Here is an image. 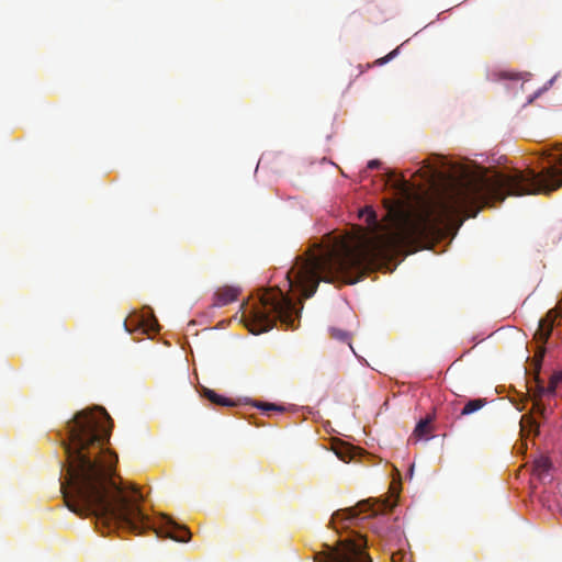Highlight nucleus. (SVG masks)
<instances>
[{"label": "nucleus", "mask_w": 562, "mask_h": 562, "mask_svg": "<svg viewBox=\"0 0 562 562\" xmlns=\"http://www.w3.org/2000/svg\"><path fill=\"white\" fill-rule=\"evenodd\" d=\"M422 180L416 192L417 210L400 216L395 227L369 235L335 237L318 252L308 251L286 272L290 288H297L304 299L316 292L321 281L346 284L359 282L379 262L393 255L409 254L438 227L457 225V166L443 156H432L416 171Z\"/></svg>", "instance_id": "nucleus-1"}, {"label": "nucleus", "mask_w": 562, "mask_h": 562, "mask_svg": "<svg viewBox=\"0 0 562 562\" xmlns=\"http://www.w3.org/2000/svg\"><path fill=\"white\" fill-rule=\"evenodd\" d=\"M113 422L103 407L78 412L61 438L67 457L64 501L72 513L93 516L97 528H125L136 535L151 528L140 509L144 497L134 484L115 481L117 456L106 448Z\"/></svg>", "instance_id": "nucleus-2"}, {"label": "nucleus", "mask_w": 562, "mask_h": 562, "mask_svg": "<svg viewBox=\"0 0 562 562\" xmlns=\"http://www.w3.org/2000/svg\"><path fill=\"white\" fill-rule=\"evenodd\" d=\"M541 159L548 165L541 170L528 168L502 172L486 168L459 155V228L464 220L506 196L550 193L562 187V149L543 150Z\"/></svg>", "instance_id": "nucleus-3"}, {"label": "nucleus", "mask_w": 562, "mask_h": 562, "mask_svg": "<svg viewBox=\"0 0 562 562\" xmlns=\"http://www.w3.org/2000/svg\"><path fill=\"white\" fill-rule=\"evenodd\" d=\"M299 317L295 303L279 288L265 290L258 301L243 314L245 326L254 335L270 330L277 321L293 329Z\"/></svg>", "instance_id": "nucleus-4"}, {"label": "nucleus", "mask_w": 562, "mask_h": 562, "mask_svg": "<svg viewBox=\"0 0 562 562\" xmlns=\"http://www.w3.org/2000/svg\"><path fill=\"white\" fill-rule=\"evenodd\" d=\"M327 551L319 554V562H372L367 553V539L355 533L339 540L336 547L326 546Z\"/></svg>", "instance_id": "nucleus-5"}, {"label": "nucleus", "mask_w": 562, "mask_h": 562, "mask_svg": "<svg viewBox=\"0 0 562 562\" xmlns=\"http://www.w3.org/2000/svg\"><path fill=\"white\" fill-rule=\"evenodd\" d=\"M544 350H541L536 357H535V376L533 381L529 382L530 386L528 389L529 396L531 401L533 402L532 405V412L538 414L540 417L546 419L549 415V413L552 411L551 407H548L543 402L542 398L544 396H550V394L547 392V386H544L543 381L540 378V369L542 364Z\"/></svg>", "instance_id": "nucleus-6"}, {"label": "nucleus", "mask_w": 562, "mask_h": 562, "mask_svg": "<svg viewBox=\"0 0 562 562\" xmlns=\"http://www.w3.org/2000/svg\"><path fill=\"white\" fill-rule=\"evenodd\" d=\"M395 504L389 499L381 502H374L371 504L370 499L358 503L356 507L340 509L333 515V522H336L338 518L342 520H352L357 518L361 513L371 512L372 516L384 515L385 513L393 509Z\"/></svg>", "instance_id": "nucleus-7"}, {"label": "nucleus", "mask_w": 562, "mask_h": 562, "mask_svg": "<svg viewBox=\"0 0 562 562\" xmlns=\"http://www.w3.org/2000/svg\"><path fill=\"white\" fill-rule=\"evenodd\" d=\"M162 519L164 526L159 530H156L157 536L168 537L179 542L189 541L191 532L187 527L178 525L168 516H164Z\"/></svg>", "instance_id": "nucleus-8"}, {"label": "nucleus", "mask_w": 562, "mask_h": 562, "mask_svg": "<svg viewBox=\"0 0 562 562\" xmlns=\"http://www.w3.org/2000/svg\"><path fill=\"white\" fill-rule=\"evenodd\" d=\"M558 316L557 310H550L547 315L538 322V328L535 333V338L546 344L551 336L555 318Z\"/></svg>", "instance_id": "nucleus-9"}, {"label": "nucleus", "mask_w": 562, "mask_h": 562, "mask_svg": "<svg viewBox=\"0 0 562 562\" xmlns=\"http://www.w3.org/2000/svg\"><path fill=\"white\" fill-rule=\"evenodd\" d=\"M239 290L233 286L220 288L214 295L215 306H225L237 300Z\"/></svg>", "instance_id": "nucleus-10"}, {"label": "nucleus", "mask_w": 562, "mask_h": 562, "mask_svg": "<svg viewBox=\"0 0 562 562\" xmlns=\"http://www.w3.org/2000/svg\"><path fill=\"white\" fill-rule=\"evenodd\" d=\"M431 436V418L426 417L418 422L411 439L427 440Z\"/></svg>", "instance_id": "nucleus-11"}, {"label": "nucleus", "mask_w": 562, "mask_h": 562, "mask_svg": "<svg viewBox=\"0 0 562 562\" xmlns=\"http://www.w3.org/2000/svg\"><path fill=\"white\" fill-rule=\"evenodd\" d=\"M202 396L205 397L206 400H209L214 405L227 406V407L237 405V403L235 401H233L228 397H225L223 395H220L215 391L207 389V387L202 389Z\"/></svg>", "instance_id": "nucleus-12"}, {"label": "nucleus", "mask_w": 562, "mask_h": 562, "mask_svg": "<svg viewBox=\"0 0 562 562\" xmlns=\"http://www.w3.org/2000/svg\"><path fill=\"white\" fill-rule=\"evenodd\" d=\"M487 404V400L483 397L469 400L464 406L462 407L459 416H468L471 415L481 408H483Z\"/></svg>", "instance_id": "nucleus-13"}, {"label": "nucleus", "mask_w": 562, "mask_h": 562, "mask_svg": "<svg viewBox=\"0 0 562 562\" xmlns=\"http://www.w3.org/2000/svg\"><path fill=\"white\" fill-rule=\"evenodd\" d=\"M372 530L383 540H385L386 542H390L392 540V533L393 532H397L396 530H394L393 528L389 527V526H385L384 521H376L373 527H372Z\"/></svg>", "instance_id": "nucleus-14"}, {"label": "nucleus", "mask_w": 562, "mask_h": 562, "mask_svg": "<svg viewBox=\"0 0 562 562\" xmlns=\"http://www.w3.org/2000/svg\"><path fill=\"white\" fill-rule=\"evenodd\" d=\"M254 406L263 411L268 415L270 414V412L283 413L285 411L283 406L273 403L255 402Z\"/></svg>", "instance_id": "nucleus-15"}, {"label": "nucleus", "mask_w": 562, "mask_h": 562, "mask_svg": "<svg viewBox=\"0 0 562 562\" xmlns=\"http://www.w3.org/2000/svg\"><path fill=\"white\" fill-rule=\"evenodd\" d=\"M551 468V461L547 457H541L535 461V471L541 475L549 471Z\"/></svg>", "instance_id": "nucleus-16"}, {"label": "nucleus", "mask_w": 562, "mask_h": 562, "mask_svg": "<svg viewBox=\"0 0 562 562\" xmlns=\"http://www.w3.org/2000/svg\"><path fill=\"white\" fill-rule=\"evenodd\" d=\"M367 222L370 226L374 227L375 229L379 228L376 215L373 210L368 209L367 211Z\"/></svg>", "instance_id": "nucleus-17"}, {"label": "nucleus", "mask_w": 562, "mask_h": 562, "mask_svg": "<svg viewBox=\"0 0 562 562\" xmlns=\"http://www.w3.org/2000/svg\"><path fill=\"white\" fill-rule=\"evenodd\" d=\"M397 52H398V48H396V49L392 50V52H391V53H389L386 56H384V57H382V58H379L375 63H376L378 65H384V64H386L387 61H390L391 59H393V58L396 56Z\"/></svg>", "instance_id": "nucleus-18"}, {"label": "nucleus", "mask_w": 562, "mask_h": 562, "mask_svg": "<svg viewBox=\"0 0 562 562\" xmlns=\"http://www.w3.org/2000/svg\"><path fill=\"white\" fill-rule=\"evenodd\" d=\"M559 382L554 378H550L549 385L547 386V392L550 394V396H554L557 392Z\"/></svg>", "instance_id": "nucleus-19"}, {"label": "nucleus", "mask_w": 562, "mask_h": 562, "mask_svg": "<svg viewBox=\"0 0 562 562\" xmlns=\"http://www.w3.org/2000/svg\"><path fill=\"white\" fill-rule=\"evenodd\" d=\"M380 165H381V164H380V161H379V160H370V161L368 162V168H369V169H375V168H379V166H380Z\"/></svg>", "instance_id": "nucleus-20"}, {"label": "nucleus", "mask_w": 562, "mask_h": 562, "mask_svg": "<svg viewBox=\"0 0 562 562\" xmlns=\"http://www.w3.org/2000/svg\"><path fill=\"white\" fill-rule=\"evenodd\" d=\"M502 78H506V79H507V78H508V79H519V78H518V75H516V74H508V72H504V74H502Z\"/></svg>", "instance_id": "nucleus-21"}, {"label": "nucleus", "mask_w": 562, "mask_h": 562, "mask_svg": "<svg viewBox=\"0 0 562 562\" xmlns=\"http://www.w3.org/2000/svg\"><path fill=\"white\" fill-rule=\"evenodd\" d=\"M552 378H554V381L557 380L559 383H562V371L554 372Z\"/></svg>", "instance_id": "nucleus-22"}, {"label": "nucleus", "mask_w": 562, "mask_h": 562, "mask_svg": "<svg viewBox=\"0 0 562 562\" xmlns=\"http://www.w3.org/2000/svg\"><path fill=\"white\" fill-rule=\"evenodd\" d=\"M401 187H402V188H401L402 190H407V182H406L405 180H403V181L401 182Z\"/></svg>", "instance_id": "nucleus-23"}, {"label": "nucleus", "mask_w": 562, "mask_h": 562, "mask_svg": "<svg viewBox=\"0 0 562 562\" xmlns=\"http://www.w3.org/2000/svg\"><path fill=\"white\" fill-rule=\"evenodd\" d=\"M560 315L562 316V312L560 313Z\"/></svg>", "instance_id": "nucleus-24"}]
</instances>
